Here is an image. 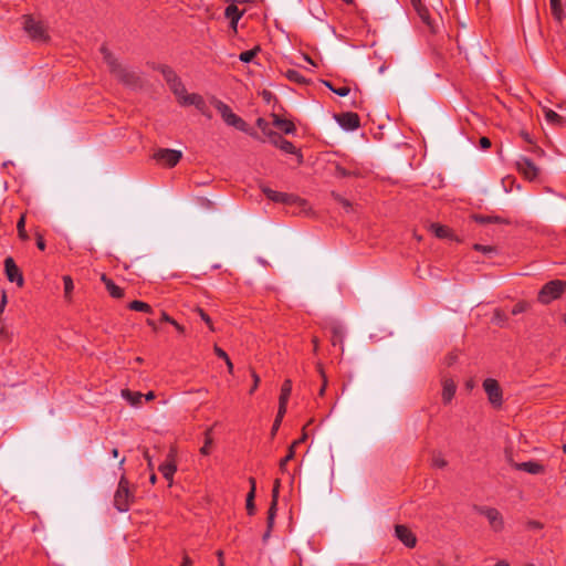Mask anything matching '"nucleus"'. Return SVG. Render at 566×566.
I'll use <instances>...</instances> for the list:
<instances>
[{
	"instance_id": "412c9836",
	"label": "nucleus",
	"mask_w": 566,
	"mask_h": 566,
	"mask_svg": "<svg viewBox=\"0 0 566 566\" xmlns=\"http://www.w3.org/2000/svg\"><path fill=\"white\" fill-rule=\"evenodd\" d=\"M264 195L272 201L275 202H290L291 196L284 192H279L270 188H263Z\"/></svg>"
},
{
	"instance_id": "864d4df0",
	"label": "nucleus",
	"mask_w": 566,
	"mask_h": 566,
	"mask_svg": "<svg viewBox=\"0 0 566 566\" xmlns=\"http://www.w3.org/2000/svg\"><path fill=\"white\" fill-rule=\"evenodd\" d=\"M6 303H7V297H6V295L3 294V295H2V301H1V303H0V312H2V311H3Z\"/></svg>"
},
{
	"instance_id": "5701e85b",
	"label": "nucleus",
	"mask_w": 566,
	"mask_h": 566,
	"mask_svg": "<svg viewBox=\"0 0 566 566\" xmlns=\"http://www.w3.org/2000/svg\"><path fill=\"white\" fill-rule=\"evenodd\" d=\"M102 280L103 282L105 283V286H106V290L108 291V293L115 297V298H119L124 295V291L123 289H120L119 286H117L114 282H112L111 280L106 279L105 275L102 276Z\"/></svg>"
},
{
	"instance_id": "09e8293b",
	"label": "nucleus",
	"mask_w": 566,
	"mask_h": 566,
	"mask_svg": "<svg viewBox=\"0 0 566 566\" xmlns=\"http://www.w3.org/2000/svg\"><path fill=\"white\" fill-rule=\"evenodd\" d=\"M161 319L164 322H167V323H170L171 325L176 324V321L174 318H171L167 313L163 312L161 313Z\"/></svg>"
},
{
	"instance_id": "8fccbe9b",
	"label": "nucleus",
	"mask_w": 566,
	"mask_h": 566,
	"mask_svg": "<svg viewBox=\"0 0 566 566\" xmlns=\"http://www.w3.org/2000/svg\"><path fill=\"white\" fill-rule=\"evenodd\" d=\"M528 527L532 528V530H539V528L543 527V525L539 522H537V521H531L528 523Z\"/></svg>"
},
{
	"instance_id": "e433bc0d",
	"label": "nucleus",
	"mask_w": 566,
	"mask_h": 566,
	"mask_svg": "<svg viewBox=\"0 0 566 566\" xmlns=\"http://www.w3.org/2000/svg\"><path fill=\"white\" fill-rule=\"evenodd\" d=\"M432 465L438 469H442L447 465V461L441 457V454H434L432 457Z\"/></svg>"
},
{
	"instance_id": "680f3d73",
	"label": "nucleus",
	"mask_w": 566,
	"mask_h": 566,
	"mask_svg": "<svg viewBox=\"0 0 566 566\" xmlns=\"http://www.w3.org/2000/svg\"><path fill=\"white\" fill-rule=\"evenodd\" d=\"M494 566H510V565L506 562L501 560V562L496 563Z\"/></svg>"
},
{
	"instance_id": "3c124183",
	"label": "nucleus",
	"mask_w": 566,
	"mask_h": 566,
	"mask_svg": "<svg viewBox=\"0 0 566 566\" xmlns=\"http://www.w3.org/2000/svg\"><path fill=\"white\" fill-rule=\"evenodd\" d=\"M147 325L150 326L154 331L157 329V325H156L155 321H153L150 318L147 319Z\"/></svg>"
},
{
	"instance_id": "cd10ccee",
	"label": "nucleus",
	"mask_w": 566,
	"mask_h": 566,
	"mask_svg": "<svg viewBox=\"0 0 566 566\" xmlns=\"http://www.w3.org/2000/svg\"><path fill=\"white\" fill-rule=\"evenodd\" d=\"M128 307L132 311L153 313V308L150 307V305L142 301H133L128 304Z\"/></svg>"
},
{
	"instance_id": "5fc2aeb1",
	"label": "nucleus",
	"mask_w": 566,
	"mask_h": 566,
	"mask_svg": "<svg viewBox=\"0 0 566 566\" xmlns=\"http://www.w3.org/2000/svg\"><path fill=\"white\" fill-rule=\"evenodd\" d=\"M144 397L146 400H153L155 398V394L153 391H149Z\"/></svg>"
},
{
	"instance_id": "bb28decb",
	"label": "nucleus",
	"mask_w": 566,
	"mask_h": 566,
	"mask_svg": "<svg viewBox=\"0 0 566 566\" xmlns=\"http://www.w3.org/2000/svg\"><path fill=\"white\" fill-rule=\"evenodd\" d=\"M123 397L130 402L132 406H139L144 395L140 392H132L129 390H123Z\"/></svg>"
},
{
	"instance_id": "dca6fc26",
	"label": "nucleus",
	"mask_w": 566,
	"mask_h": 566,
	"mask_svg": "<svg viewBox=\"0 0 566 566\" xmlns=\"http://www.w3.org/2000/svg\"><path fill=\"white\" fill-rule=\"evenodd\" d=\"M292 391V381L290 379H286L281 388V395H280V416H284L286 412V405L290 398Z\"/></svg>"
},
{
	"instance_id": "13d9d810",
	"label": "nucleus",
	"mask_w": 566,
	"mask_h": 566,
	"mask_svg": "<svg viewBox=\"0 0 566 566\" xmlns=\"http://www.w3.org/2000/svg\"><path fill=\"white\" fill-rule=\"evenodd\" d=\"M174 326L176 327V329L179 332V333H184V327L181 325H179L177 322L176 324H174Z\"/></svg>"
},
{
	"instance_id": "4be33fe9",
	"label": "nucleus",
	"mask_w": 566,
	"mask_h": 566,
	"mask_svg": "<svg viewBox=\"0 0 566 566\" xmlns=\"http://www.w3.org/2000/svg\"><path fill=\"white\" fill-rule=\"evenodd\" d=\"M543 113H544V117L546 119V122L551 125H563L564 123V119L560 115H558L556 112L547 108V107H543Z\"/></svg>"
},
{
	"instance_id": "473e14b6",
	"label": "nucleus",
	"mask_w": 566,
	"mask_h": 566,
	"mask_svg": "<svg viewBox=\"0 0 566 566\" xmlns=\"http://www.w3.org/2000/svg\"><path fill=\"white\" fill-rule=\"evenodd\" d=\"M325 85L338 96H347L349 94V88L347 86L333 87L329 82H325Z\"/></svg>"
},
{
	"instance_id": "393cba45",
	"label": "nucleus",
	"mask_w": 566,
	"mask_h": 566,
	"mask_svg": "<svg viewBox=\"0 0 566 566\" xmlns=\"http://www.w3.org/2000/svg\"><path fill=\"white\" fill-rule=\"evenodd\" d=\"M304 439H305V437L294 441L293 444L290 447L287 454L280 462V469L282 471H285L286 463L294 458L295 447L297 444H300L301 442H303Z\"/></svg>"
},
{
	"instance_id": "2eb2a0df",
	"label": "nucleus",
	"mask_w": 566,
	"mask_h": 566,
	"mask_svg": "<svg viewBox=\"0 0 566 566\" xmlns=\"http://www.w3.org/2000/svg\"><path fill=\"white\" fill-rule=\"evenodd\" d=\"M395 531L398 539L401 541L407 547H413L416 545V536L409 528L403 525H397Z\"/></svg>"
},
{
	"instance_id": "b1692460",
	"label": "nucleus",
	"mask_w": 566,
	"mask_h": 566,
	"mask_svg": "<svg viewBox=\"0 0 566 566\" xmlns=\"http://www.w3.org/2000/svg\"><path fill=\"white\" fill-rule=\"evenodd\" d=\"M249 482L251 484V490L247 496V510H248V513L250 515H252L255 511V506H254L255 480L253 478H250Z\"/></svg>"
},
{
	"instance_id": "79ce46f5",
	"label": "nucleus",
	"mask_w": 566,
	"mask_h": 566,
	"mask_svg": "<svg viewBox=\"0 0 566 566\" xmlns=\"http://www.w3.org/2000/svg\"><path fill=\"white\" fill-rule=\"evenodd\" d=\"M201 319L210 327V329H213L211 318L208 314H206L202 310L199 311Z\"/></svg>"
},
{
	"instance_id": "58836bf2",
	"label": "nucleus",
	"mask_w": 566,
	"mask_h": 566,
	"mask_svg": "<svg viewBox=\"0 0 566 566\" xmlns=\"http://www.w3.org/2000/svg\"><path fill=\"white\" fill-rule=\"evenodd\" d=\"M434 233L438 238H447L449 234V229L442 226L433 224Z\"/></svg>"
},
{
	"instance_id": "ea45409f",
	"label": "nucleus",
	"mask_w": 566,
	"mask_h": 566,
	"mask_svg": "<svg viewBox=\"0 0 566 566\" xmlns=\"http://www.w3.org/2000/svg\"><path fill=\"white\" fill-rule=\"evenodd\" d=\"M527 308V304L524 303V302H520L517 304H515L512 308V314L513 315H517V314H521L523 312H525Z\"/></svg>"
},
{
	"instance_id": "a19ab883",
	"label": "nucleus",
	"mask_w": 566,
	"mask_h": 566,
	"mask_svg": "<svg viewBox=\"0 0 566 566\" xmlns=\"http://www.w3.org/2000/svg\"><path fill=\"white\" fill-rule=\"evenodd\" d=\"M287 77L295 82H301L303 80L302 75L295 70L287 71Z\"/></svg>"
},
{
	"instance_id": "f3484780",
	"label": "nucleus",
	"mask_w": 566,
	"mask_h": 566,
	"mask_svg": "<svg viewBox=\"0 0 566 566\" xmlns=\"http://www.w3.org/2000/svg\"><path fill=\"white\" fill-rule=\"evenodd\" d=\"M272 116H273V125L275 127H277L279 129H281L283 133H285L287 135H292L295 133L296 128L292 122L281 118L280 116H277L275 114H273Z\"/></svg>"
},
{
	"instance_id": "2f4dec72",
	"label": "nucleus",
	"mask_w": 566,
	"mask_h": 566,
	"mask_svg": "<svg viewBox=\"0 0 566 566\" xmlns=\"http://www.w3.org/2000/svg\"><path fill=\"white\" fill-rule=\"evenodd\" d=\"M63 283H64V293H65V297L66 298H70L71 296V293L74 289V283H73V280L71 276L69 275H65L63 276Z\"/></svg>"
},
{
	"instance_id": "423d86ee",
	"label": "nucleus",
	"mask_w": 566,
	"mask_h": 566,
	"mask_svg": "<svg viewBox=\"0 0 566 566\" xmlns=\"http://www.w3.org/2000/svg\"><path fill=\"white\" fill-rule=\"evenodd\" d=\"M182 157V153L176 149L160 148L154 154V158L166 167L176 166Z\"/></svg>"
},
{
	"instance_id": "ddd939ff",
	"label": "nucleus",
	"mask_w": 566,
	"mask_h": 566,
	"mask_svg": "<svg viewBox=\"0 0 566 566\" xmlns=\"http://www.w3.org/2000/svg\"><path fill=\"white\" fill-rule=\"evenodd\" d=\"M159 471L163 474V476L169 482V486H170L172 484L174 475L177 471L175 453L172 450L167 455L166 461L159 465Z\"/></svg>"
},
{
	"instance_id": "7ed1b4c3",
	"label": "nucleus",
	"mask_w": 566,
	"mask_h": 566,
	"mask_svg": "<svg viewBox=\"0 0 566 566\" xmlns=\"http://www.w3.org/2000/svg\"><path fill=\"white\" fill-rule=\"evenodd\" d=\"M133 494L129 490L128 481L122 476L118 482V488L114 495V505L119 512H127L133 501Z\"/></svg>"
},
{
	"instance_id": "4c0bfd02",
	"label": "nucleus",
	"mask_w": 566,
	"mask_h": 566,
	"mask_svg": "<svg viewBox=\"0 0 566 566\" xmlns=\"http://www.w3.org/2000/svg\"><path fill=\"white\" fill-rule=\"evenodd\" d=\"M333 334H334L333 344L335 345L337 340H342V338H343V335H344L343 326L335 325L333 327Z\"/></svg>"
},
{
	"instance_id": "6e6d98bb",
	"label": "nucleus",
	"mask_w": 566,
	"mask_h": 566,
	"mask_svg": "<svg viewBox=\"0 0 566 566\" xmlns=\"http://www.w3.org/2000/svg\"><path fill=\"white\" fill-rule=\"evenodd\" d=\"M411 3H412V6H413L417 10H419V7H420V3H421V0H411Z\"/></svg>"
},
{
	"instance_id": "72a5a7b5",
	"label": "nucleus",
	"mask_w": 566,
	"mask_h": 566,
	"mask_svg": "<svg viewBox=\"0 0 566 566\" xmlns=\"http://www.w3.org/2000/svg\"><path fill=\"white\" fill-rule=\"evenodd\" d=\"M25 219L24 217L22 216L20 218V220L18 221V224H17V229H18V233H19V237L22 239V240H28V233L25 231Z\"/></svg>"
},
{
	"instance_id": "c85d7f7f",
	"label": "nucleus",
	"mask_w": 566,
	"mask_h": 566,
	"mask_svg": "<svg viewBox=\"0 0 566 566\" xmlns=\"http://www.w3.org/2000/svg\"><path fill=\"white\" fill-rule=\"evenodd\" d=\"M212 428L207 429L205 432V444L200 449V453L203 455H208L210 453V447L213 442L211 437Z\"/></svg>"
},
{
	"instance_id": "bf43d9fd",
	"label": "nucleus",
	"mask_w": 566,
	"mask_h": 566,
	"mask_svg": "<svg viewBox=\"0 0 566 566\" xmlns=\"http://www.w3.org/2000/svg\"><path fill=\"white\" fill-rule=\"evenodd\" d=\"M217 556H218L219 563H220L221 560H223V552H222V551H218V552H217Z\"/></svg>"
},
{
	"instance_id": "c756f323",
	"label": "nucleus",
	"mask_w": 566,
	"mask_h": 566,
	"mask_svg": "<svg viewBox=\"0 0 566 566\" xmlns=\"http://www.w3.org/2000/svg\"><path fill=\"white\" fill-rule=\"evenodd\" d=\"M551 10L555 19L562 20L563 10L560 7V0H551Z\"/></svg>"
},
{
	"instance_id": "7c9ffc66",
	"label": "nucleus",
	"mask_w": 566,
	"mask_h": 566,
	"mask_svg": "<svg viewBox=\"0 0 566 566\" xmlns=\"http://www.w3.org/2000/svg\"><path fill=\"white\" fill-rule=\"evenodd\" d=\"M259 51V48H255L253 50L244 51L239 55V60L243 63H250L256 55V52Z\"/></svg>"
},
{
	"instance_id": "a878e982",
	"label": "nucleus",
	"mask_w": 566,
	"mask_h": 566,
	"mask_svg": "<svg viewBox=\"0 0 566 566\" xmlns=\"http://www.w3.org/2000/svg\"><path fill=\"white\" fill-rule=\"evenodd\" d=\"M279 485H280V482L279 480L275 481V484H274V488H273V500H272V505L269 510V524L271 525L273 523V518H274V512L276 510V503H277V496H279Z\"/></svg>"
},
{
	"instance_id": "49530a36",
	"label": "nucleus",
	"mask_w": 566,
	"mask_h": 566,
	"mask_svg": "<svg viewBox=\"0 0 566 566\" xmlns=\"http://www.w3.org/2000/svg\"><path fill=\"white\" fill-rule=\"evenodd\" d=\"M36 247L42 251L45 249V241L41 234L36 235Z\"/></svg>"
},
{
	"instance_id": "338daca9",
	"label": "nucleus",
	"mask_w": 566,
	"mask_h": 566,
	"mask_svg": "<svg viewBox=\"0 0 566 566\" xmlns=\"http://www.w3.org/2000/svg\"><path fill=\"white\" fill-rule=\"evenodd\" d=\"M490 220H491V219H489V218H488V219H486V218H481V219H480V221H481V222H486V221H490Z\"/></svg>"
},
{
	"instance_id": "9b49d317",
	"label": "nucleus",
	"mask_w": 566,
	"mask_h": 566,
	"mask_svg": "<svg viewBox=\"0 0 566 566\" xmlns=\"http://www.w3.org/2000/svg\"><path fill=\"white\" fill-rule=\"evenodd\" d=\"M4 272H6L7 279L10 282L17 283L19 286L23 285L24 280H23L22 273L11 256H8L4 260Z\"/></svg>"
},
{
	"instance_id": "f03ea898",
	"label": "nucleus",
	"mask_w": 566,
	"mask_h": 566,
	"mask_svg": "<svg viewBox=\"0 0 566 566\" xmlns=\"http://www.w3.org/2000/svg\"><path fill=\"white\" fill-rule=\"evenodd\" d=\"M214 107L217 108V111L219 112V114L221 115L222 119L226 122L227 125L232 126L239 129L240 132L249 133L252 137H256L255 133L249 132L248 124L237 114H234L227 104H224L221 101H216Z\"/></svg>"
},
{
	"instance_id": "e2e57ef3",
	"label": "nucleus",
	"mask_w": 566,
	"mask_h": 566,
	"mask_svg": "<svg viewBox=\"0 0 566 566\" xmlns=\"http://www.w3.org/2000/svg\"><path fill=\"white\" fill-rule=\"evenodd\" d=\"M156 480H157L156 474H155V473H153V474L150 475V482H151L153 484H155V483H156Z\"/></svg>"
},
{
	"instance_id": "6e6552de",
	"label": "nucleus",
	"mask_w": 566,
	"mask_h": 566,
	"mask_svg": "<svg viewBox=\"0 0 566 566\" xmlns=\"http://www.w3.org/2000/svg\"><path fill=\"white\" fill-rule=\"evenodd\" d=\"M483 388L488 395L490 402L497 407L502 403V391L496 380L488 378L483 382Z\"/></svg>"
},
{
	"instance_id": "37998d69",
	"label": "nucleus",
	"mask_w": 566,
	"mask_h": 566,
	"mask_svg": "<svg viewBox=\"0 0 566 566\" xmlns=\"http://www.w3.org/2000/svg\"><path fill=\"white\" fill-rule=\"evenodd\" d=\"M252 377H253V382H252V388L250 389V394L254 392V390L258 388V385L260 382V377L255 373H252Z\"/></svg>"
},
{
	"instance_id": "4d7b16f0",
	"label": "nucleus",
	"mask_w": 566,
	"mask_h": 566,
	"mask_svg": "<svg viewBox=\"0 0 566 566\" xmlns=\"http://www.w3.org/2000/svg\"><path fill=\"white\" fill-rule=\"evenodd\" d=\"M226 363H227L229 371L231 373L233 370V365H232L230 358H228V360H226Z\"/></svg>"
},
{
	"instance_id": "f257e3e1",
	"label": "nucleus",
	"mask_w": 566,
	"mask_h": 566,
	"mask_svg": "<svg viewBox=\"0 0 566 566\" xmlns=\"http://www.w3.org/2000/svg\"><path fill=\"white\" fill-rule=\"evenodd\" d=\"M161 74L180 104L193 105L206 115V102L202 96L198 94H187L184 84L170 67L164 66Z\"/></svg>"
},
{
	"instance_id": "aec40b11",
	"label": "nucleus",
	"mask_w": 566,
	"mask_h": 566,
	"mask_svg": "<svg viewBox=\"0 0 566 566\" xmlns=\"http://www.w3.org/2000/svg\"><path fill=\"white\" fill-rule=\"evenodd\" d=\"M224 14H226L227 19L230 20L231 28L235 31L238 21L241 18V12L239 11L238 7L233 6V4L228 6L226 8Z\"/></svg>"
},
{
	"instance_id": "69168bd1",
	"label": "nucleus",
	"mask_w": 566,
	"mask_h": 566,
	"mask_svg": "<svg viewBox=\"0 0 566 566\" xmlns=\"http://www.w3.org/2000/svg\"><path fill=\"white\" fill-rule=\"evenodd\" d=\"M467 388H468V389H472V388H473V381H471V380H470V381H468V382H467Z\"/></svg>"
},
{
	"instance_id": "c03bdc74",
	"label": "nucleus",
	"mask_w": 566,
	"mask_h": 566,
	"mask_svg": "<svg viewBox=\"0 0 566 566\" xmlns=\"http://www.w3.org/2000/svg\"><path fill=\"white\" fill-rule=\"evenodd\" d=\"M214 353H216V355L218 357H220V358H222L224 360H228V358H229L227 353L223 349H221L220 347H218V346L214 347Z\"/></svg>"
},
{
	"instance_id": "9d476101",
	"label": "nucleus",
	"mask_w": 566,
	"mask_h": 566,
	"mask_svg": "<svg viewBox=\"0 0 566 566\" xmlns=\"http://www.w3.org/2000/svg\"><path fill=\"white\" fill-rule=\"evenodd\" d=\"M516 167L517 170L528 180H534L539 171L537 166L525 156L517 159Z\"/></svg>"
},
{
	"instance_id": "052dcab7",
	"label": "nucleus",
	"mask_w": 566,
	"mask_h": 566,
	"mask_svg": "<svg viewBox=\"0 0 566 566\" xmlns=\"http://www.w3.org/2000/svg\"><path fill=\"white\" fill-rule=\"evenodd\" d=\"M144 455H145V459L148 461V467L151 468V461H150L148 452L146 451Z\"/></svg>"
},
{
	"instance_id": "f704fd0d",
	"label": "nucleus",
	"mask_w": 566,
	"mask_h": 566,
	"mask_svg": "<svg viewBox=\"0 0 566 566\" xmlns=\"http://www.w3.org/2000/svg\"><path fill=\"white\" fill-rule=\"evenodd\" d=\"M256 126L262 130V133L269 138V132H273L272 129H270L269 127V123L260 117L256 119Z\"/></svg>"
},
{
	"instance_id": "f8f14e48",
	"label": "nucleus",
	"mask_w": 566,
	"mask_h": 566,
	"mask_svg": "<svg viewBox=\"0 0 566 566\" xmlns=\"http://www.w3.org/2000/svg\"><path fill=\"white\" fill-rule=\"evenodd\" d=\"M269 142L286 154H294V155L298 154V150L296 149V147L291 142L283 138L276 132H269Z\"/></svg>"
},
{
	"instance_id": "c9c22d12",
	"label": "nucleus",
	"mask_w": 566,
	"mask_h": 566,
	"mask_svg": "<svg viewBox=\"0 0 566 566\" xmlns=\"http://www.w3.org/2000/svg\"><path fill=\"white\" fill-rule=\"evenodd\" d=\"M474 250L483 253V254H492L494 253L495 249L492 245H483V244H474Z\"/></svg>"
},
{
	"instance_id": "de8ad7c7",
	"label": "nucleus",
	"mask_w": 566,
	"mask_h": 566,
	"mask_svg": "<svg viewBox=\"0 0 566 566\" xmlns=\"http://www.w3.org/2000/svg\"><path fill=\"white\" fill-rule=\"evenodd\" d=\"M480 146H481V148H483V149H488V148H490V147H491V142H490V139H489L488 137H482V138L480 139Z\"/></svg>"
},
{
	"instance_id": "4468645a",
	"label": "nucleus",
	"mask_w": 566,
	"mask_h": 566,
	"mask_svg": "<svg viewBox=\"0 0 566 566\" xmlns=\"http://www.w3.org/2000/svg\"><path fill=\"white\" fill-rule=\"evenodd\" d=\"M339 126L346 130H355L359 126V118L357 114L344 113L336 117Z\"/></svg>"
},
{
	"instance_id": "20e7f679",
	"label": "nucleus",
	"mask_w": 566,
	"mask_h": 566,
	"mask_svg": "<svg viewBox=\"0 0 566 566\" xmlns=\"http://www.w3.org/2000/svg\"><path fill=\"white\" fill-rule=\"evenodd\" d=\"M23 29L34 41L45 42L49 39L44 24L31 15L23 17Z\"/></svg>"
},
{
	"instance_id": "603ef678",
	"label": "nucleus",
	"mask_w": 566,
	"mask_h": 566,
	"mask_svg": "<svg viewBox=\"0 0 566 566\" xmlns=\"http://www.w3.org/2000/svg\"><path fill=\"white\" fill-rule=\"evenodd\" d=\"M180 566H191V559L189 557H185Z\"/></svg>"
},
{
	"instance_id": "6ab92c4d",
	"label": "nucleus",
	"mask_w": 566,
	"mask_h": 566,
	"mask_svg": "<svg viewBox=\"0 0 566 566\" xmlns=\"http://www.w3.org/2000/svg\"><path fill=\"white\" fill-rule=\"evenodd\" d=\"M455 382L452 379H444L442 384V399L444 403H449L455 394Z\"/></svg>"
},
{
	"instance_id": "0e129e2a",
	"label": "nucleus",
	"mask_w": 566,
	"mask_h": 566,
	"mask_svg": "<svg viewBox=\"0 0 566 566\" xmlns=\"http://www.w3.org/2000/svg\"><path fill=\"white\" fill-rule=\"evenodd\" d=\"M112 455H113L114 458H117V457H118V450H117L116 448L112 450Z\"/></svg>"
},
{
	"instance_id": "774afa93",
	"label": "nucleus",
	"mask_w": 566,
	"mask_h": 566,
	"mask_svg": "<svg viewBox=\"0 0 566 566\" xmlns=\"http://www.w3.org/2000/svg\"><path fill=\"white\" fill-rule=\"evenodd\" d=\"M218 566H224V560H221Z\"/></svg>"
},
{
	"instance_id": "a211bd4d",
	"label": "nucleus",
	"mask_w": 566,
	"mask_h": 566,
	"mask_svg": "<svg viewBox=\"0 0 566 566\" xmlns=\"http://www.w3.org/2000/svg\"><path fill=\"white\" fill-rule=\"evenodd\" d=\"M514 467L517 470L525 471L530 474H539L544 471V468L542 464L535 461H527L522 463H515Z\"/></svg>"
},
{
	"instance_id": "a18cd8bd",
	"label": "nucleus",
	"mask_w": 566,
	"mask_h": 566,
	"mask_svg": "<svg viewBox=\"0 0 566 566\" xmlns=\"http://www.w3.org/2000/svg\"><path fill=\"white\" fill-rule=\"evenodd\" d=\"M282 418H283V416H280V410H279L277 411V416H276V418L274 420V423H273V428H272V432L273 433L279 429V427L281 424V421H282Z\"/></svg>"
},
{
	"instance_id": "39448f33",
	"label": "nucleus",
	"mask_w": 566,
	"mask_h": 566,
	"mask_svg": "<svg viewBox=\"0 0 566 566\" xmlns=\"http://www.w3.org/2000/svg\"><path fill=\"white\" fill-rule=\"evenodd\" d=\"M566 290V282L555 280L546 283L538 294V301L547 304L553 300L557 298Z\"/></svg>"
},
{
	"instance_id": "1a4fd4ad",
	"label": "nucleus",
	"mask_w": 566,
	"mask_h": 566,
	"mask_svg": "<svg viewBox=\"0 0 566 566\" xmlns=\"http://www.w3.org/2000/svg\"><path fill=\"white\" fill-rule=\"evenodd\" d=\"M102 54L105 62L109 65L112 72H114L125 83L130 84L128 80L129 73L116 62L112 53L107 49L102 48Z\"/></svg>"
},
{
	"instance_id": "0eeeda50",
	"label": "nucleus",
	"mask_w": 566,
	"mask_h": 566,
	"mask_svg": "<svg viewBox=\"0 0 566 566\" xmlns=\"http://www.w3.org/2000/svg\"><path fill=\"white\" fill-rule=\"evenodd\" d=\"M481 515H484L490 523L491 528L494 532H500L504 527V521L502 514L493 507L482 506L478 509Z\"/></svg>"
}]
</instances>
